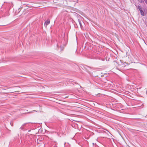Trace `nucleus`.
Listing matches in <instances>:
<instances>
[{"instance_id": "nucleus-1", "label": "nucleus", "mask_w": 147, "mask_h": 147, "mask_svg": "<svg viewBox=\"0 0 147 147\" xmlns=\"http://www.w3.org/2000/svg\"><path fill=\"white\" fill-rule=\"evenodd\" d=\"M135 5L137 7V8L139 10L141 15L143 16H145V14L142 10V7L139 5H138V6L136 5Z\"/></svg>"}, {"instance_id": "nucleus-3", "label": "nucleus", "mask_w": 147, "mask_h": 147, "mask_svg": "<svg viewBox=\"0 0 147 147\" xmlns=\"http://www.w3.org/2000/svg\"><path fill=\"white\" fill-rule=\"evenodd\" d=\"M50 23V21L49 20H46L45 23H44V26L45 27H47V26Z\"/></svg>"}, {"instance_id": "nucleus-11", "label": "nucleus", "mask_w": 147, "mask_h": 147, "mask_svg": "<svg viewBox=\"0 0 147 147\" xmlns=\"http://www.w3.org/2000/svg\"><path fill=\"white\" fill-rule=\"evenodd\" d=\"M61 47H62V46H61Z\"/></svg>"}, {"instance_id": "nucleus-10", "label": "nucleus", "mask_w": 147, "mask_h": 147, "mask_svg": "<svg viewBox=\"0 0 147 147\" xmlns=\"http://www.w3.org/2000/svg\"><path fill=\"white\" fill-rule=\"evenodd\" d=\"M146 93L147 94V90L146 91Z\"/></svg>"}, {"instance_id": "nucleus-5", "label": "nucleus", "mask_w": 147, "mask_h": 147, "mask_svg": "<svg viewBox=\"0 0 147 147\" xmlns=\"http://www.w3.org/2000/svg\"><path fill=\"white\" fill-rule=\"evenodd\" d=\"M25 123L23 125H22L20 127V129H23V126L24 125H25L27 123Z\"/></svg>"}, {"instance_id": "nucleus-2", "label": "nucleus", "mask_w": 147, "mask_h": 147, "mask_svg": "<svg viewBox=\"0 0 147 147\" xmlns=\"http://www.w3.org/2000/svg\"><path fill=\"white\" fill-rule=\"evenodd\" d=\"M78 21L81 29H83V28L82 25V23L84 24V22L82 21L79 19L78 20Z\"/></svg>"}, {"instance_id": "nucleus-8", "label": "nucleus", "mask_w": 147, "mask_h": 147, "mask_svg": "<svg viewBox=\"0 0 147 147\" xmlns=\"http://www.w3.org/2000/svg\"><path fill=\"white\" fill-rule=\"evenodd\" d=\"M18 10L20 11V8H19Z\"/></svg>"}, {"instance_id": "nucleus-7", "label": "nucleus", "mask_w": 147, "mask_h": 147, "mask_svg": "<svg viewBox=\"0 0 147 147\" xmlns=\"http://www.w3.org/2000/svg\"><path fill=\"white\" fill-rule=\"evenodd\" d=\"M145 3L147 4V0H144Z\"/></svg>"}, {"instance_id": "nucleus-9", "label": "nucleus", "mask_w": 147, "mask_h": 147, "mask_svg": "<svg viewBox=\"0 0 147 147\" xmlns=\"http://www.w3.org/2000/svg\"><path fill=\"white\" fill-rule=\"evenodd\" d=\"M31 131V130H28V131L29 132H30Z\"/></svg>"}, {"instance_id": "nucleus-6", "label": "nucleus", "mask_w": 147, "mask_h": 147, "mask_svg": "<svg viewBox=\"0 0 147 147\" xmlns=\"http://www.w3.org/2000/svg\"><path fill=\"white\" fill-rule=\"evenodd\" d=\"M85 67L86 68V69H88V68H91V67L86 65L85 66Z\"/></svg>"}, {"instance_id": "nucleus-4", "label": "nucleus", "mask_w": 147, "mask_h": 147, "mask_svg": "<svg viewBox=\"0 0 147 147\" xmlns=\"http://www.w3.org/2000/svg\"><path fill=\"white\" fill-rule=\"evenodd\" d=\"M140 3H144V0H137Z\"/></svg>"}]
</instances>
